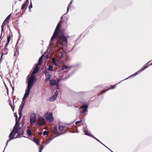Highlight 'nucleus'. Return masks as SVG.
Segmentation results:
<instances>
[{
    "label": "nucleus",
    "instance_id": "f257e3e1",
    "mask_svg": "<svg viewBox=\"0 0 152 152\" xmlns=\"http://www.w3.org/2000/svg\"><path fill=\"white\" fill-rule=\"evenodd\" d=\"M37 81L36 76L32 75H28L26 77V83H28L27 86L32 87Z\"/></svg>",
    "mask_w": 152,
    "mask_h": 152
},
{
    "label": "nucleus",
    "instance_id": "f03ea898",
    "mask_svg": "<svg viewBox=\"0 0 152 152\" xmlns=\"http://www.w3.org/2000/svg\"><path fill=\"white\" fill-rule=\"evenodd\" d=\"M61 27H60L58 25L57 26L53 34L51 37L50 40V44L51 42H53L54 39H55L57 38V36L59 34L60 32V29Z\"/></svg>",
    "mask_w": 152,
    "mask_h": 152
},
{
    "label": "nucleus",
    "instance_id": "7ed1b4c3",
    "mask_svg": "<svg viewBox=\"0 0 152 152\" xmlns=\"http://www.w3.org/2000/svg\"><path fill=\"white\" fill-rule=\"evenodd\" d=\"M39 120L37 122L36 124H34L35 126H44L45 125V121L44 118L40 115L39 116Z\"/></svg>",
    "mask_w": 152,
    "mask_h": 152
},
{
    "label": "nucleus",
    "instance_id": "20e7f679",
    "mask_svg": "<svg viewBox=\"0 0 152 152\" xmlns=\"http://www.w3.org/2000/svg\"><path fill=\"white\" fill-rule=\"evenodd\" d=\"M45 118L46 119L50 122H52L53 121L54 119L52 113L47 112L45 115Z\"/></svg>",
    "mask_w": 152,
    "mask_h": 152
},
{
    "label": "nucleus",
    "instance_id": "39448f33",
    "mask_svg": "<svg viewBox=\"0 0 152 152\" xmlns=\"http://www.w3.org/2000/svg\"><path fill=\"white\" fill-rule=\"evenodd\" d=\"M88 105L87 104H84L80 106L79 109H80V113H83L85 115L87 114L88 111Z\"/></svg>",
    "mask_w": 152,
    "mask_h": 152
},
{
    "label": "nucleus",
    "instance_id": "423d86ee",
    "mask_svg": "<svg viewBox=\"0 0 152 152\" xmlns=\"http://www.w3.org/2000/svg\"><path fill=\"white\" fill-rule=\"evenodd\" d=\"M36 114L33 113H31L30 115V123L31 124H33L36 122Z\"/></svg>",
    "mask_w": 152,
    "mask_h": 152
},
{
    "label": "nucleus",
    "instance_id": "0eeeda50",
    "mask_svg": "<svg viewBox=\"0 0 152 152\" xmlns=\"http://www.w3.org/2000/svg\"><path fill=\"white\" fill-rule=\"evenodd\" d=\"M83 131L84 132L85 134V135L94 138L99 142H100V141L98 139L94 136L91 133L89 132L88 131L86 130V129H84Z\"/></svg>",
    "mask_w": 152,
    "mask_h": 152
},
{
    "label": "nucleus",
    "instance_id": "6e6552de",
    "mask_svg": "<svg viewBox=\"0 0 152 152\" xmlns=\"http://www.w3.org/2000/svg\"><path fill=\"white\" fill-rule=\"evenodd\" d=\"M83 131L84 132L85 134V135L94 138L99 142H100V141L98 139L94 136L91 133L89 132L88 131L86 130V129H84Z\"/></svg>",
    "mask_w": 152,
    "mask_h": 152
},
{
    "label": "nucleus",
    "instance_id": "1a4fd4ad",
    "mask_svg": "<svg viewBox=\"0 0 152 152\" xmlns=\"http://www.w3.org/2000/svg\"><path fill=\"white\" fill-rule=\"evenodd\" d=\"M58 94V90H56L53 95L49 99V101L51 102H53L55 101L57 98Z\"/></svg>",
    "mask_w": 152,
    "mask_h": 152
},
{
    "label": "nucleus",
    "instance_id": "9d476101",
    "mask_svg": "<svg viewBox=\"0 0 152 152\" xmlns=\"http://www.w3.org/2000/svg\"><path fill=\"white\" fill-rule=\"evenodd\" d=\"M13 131H11L10 133L9 136V139L7 140V142L6 143V145L5 147V149L6 148L7 146L8 143L11 140H13L14 139H16L18 137H11L12 136V134H13Z\"/></svg>",
    "mask_w": 152,
    "mask_h": 152
},
{
    "label": "nucleus",
    "instance_id": "9b49d317",
    "mask_svg": "<svg viewBox=\"0 0 152 152\" xmlns=\"http://www.w3.org/2000/svg\"><path fill=\"white\" fill-rule=\"evenodd\" d=\"M44 73L45 74L46 77V78L45 80V81H48L50 80V78L51 77L52 75L49 74L47 71L44 72Z\"/></svg>",
    "mask_w": 152,
    "mask_h": 152
},
{
    "label": "nucleus",
    "instance_id": "f8f14e48",
    "mask_svg": "<svg viewBox=\"0 0 152 152\" xmlns=\"http://www.w3.org/2000/svg\"><path fill=\"white\" fill-rule=\"evenodd\" d=\"M36 65V66L34 69L31 74L35 76H36V73L38 72L39 69V67L38 66V65H37V64Z\"/></svg>",
    "mask_w": 152,
    "mask_h": 152
},
{
    "label": "nucleus",
    "instance_id": "ddd939ff",
    "mask_svg": "<svg viewBox=\"0 0 152 152\" xmlns=\"http://www.w3.org/2000/svg\"><path fill=\"white\" fill-rule=\"evenodd\" d=\"M32 88V87L27 86V88L25 90L24 94H25V95L26 96L27 95L28 96L30 94V92Z\"/></svg>",
    "mask_w": 152,
    "mask_h": 152
},
{
    "label": "nucleus",
    "instance_id": "4468645a",
    "mask_svg": "<svg viewBox=\"0 0 152 152\" xmlns=\"http://www.w3.org/2000/svg\"><path fill=\"white\" fill-rule=\"evenodd\" d=\"M28 4L27 3H26L25 2H24V3L22 5L21 10H22L23 11H25L27 9V6Z\"/></svg>",
    "mask_w": 152,
    "mask_h": 152
},
{
    "label": "nucleus",
    "instance_id": "2eb2a0df",
    "mask_svg": "<svg viewBox=\"0 0 152 152\" xmlns=\"http://www.w3.org/2000/svg\"><path fill=\"white\" fill-rule=\"evenodd\" d=\"M60 39L63 42L65 43V44L67 43L68 39H67L66 38L65 36L62 37H60Z\"/></svg>",
    "mask_w": 152,
    "mask_h": 152
},
{
    "label": "nucleus",
    "instance_id": "dca6fc26",
    "mask_svg": "<svg viewBox=\"0 0 152 152\" xmlns=\"http://www.w3.org/2000/svg\"><path fill=\"white\" fill-rule=\"evenodd\" d=\"M11 16V14H10L5 19L4 21L2 24L4 25H5L7 23V22L10 19Z\"/></svg>",
    "mask_w": 152,
    "mask_h": 152
},
{
    "label": "nucleus",
    "instance_id": "f3484780",
    "mask_svg": "<svg viewBox=\"0 0 152 152\" xmlns=\"http://www.w3.org/2000/svg\"><path fill=\"white\" fill-rule=\"evenodd\" d=\"M56 84V82L55 79L50 80V86L51 87Z\"/></svg>",
    "mask_w": 152,
    "mask_h": 152
},
{
    "label": "nucleus",
    "instance_id": "a211bd4d",
    "mask_svg": "<svg viewBox=\"0 0 152 152\" xmlns=\"http://www.w3.org/2000/svg\"><path fill=\"white\" fill-rule=\"evenodd\" d=\"M25 101L23 102V100L22 101L21 104L20 106L19 111H23V110L25 105Z\"/></svg>",
    "mask_w": 152,
    "mask_h": 152
},
{
    "label": "nucleus",
    "instance_id": "6ab92c4d",
    "mask_svg": "<svg viewBox=\"0 0 152 152\" xmlns=\"http://www.w3.org/2000/svg\"><path fill=\"white\" fill-rule=\"evenodd\" d=\"M54 39H53V41L51 42L50 45L52 44L54 46V48H60L59 46L58 43L57 41H56L55 43H54L53 42L54 41Z\"/></svg>",
    "mask_w": 152,
    "mask_h": 152
},
{
    "label": "nucleus",
    "instance_id": "aec40b11",
    "mask_svg": "<svg viewBox=\"0 0 152 152\" xmlns=\"http://www.w3.org/2000/svg\"><path fill=\"white\" fill-rule=\"evenodd\" d=\"M123 81L121 80V81L120 82H119L118 83L115 84V85H111V87L110 88H108L107 90H105V91H108L110 89H113V88H114L115 87V86H116L118 84H119L122 81Z\"/></svg>",
    "mask_w": 152,
    "mask_h": 152
},
{
    "label": "nucleus",
    "instance_id": "412c9836",
    "mask_svg": "<svg viewBox=\"0 0 152 152\" xmlns=\"http://www.w3.org/2000/svg\"><path fill=\"white\" fill-rule=\"evenodd\" d=\"M16 122L14 126L13 129L11 131H13V132L14 131V130L15 129V128L16 127H18V126H20V123H19V121H17V120L16 121Z\"/></svg>",
    "mask_w": 152,
    "mask_h": 152
},
{
    "label": "nucleus",
    "instance_id": "4be33fe9",
    "mask_svg": "<svg viewBox=\"0 0 152 152\" xmlns=\"http://www.w3.org/2000/svg\"><path fill=\"white\" fill-rule=\"evenodd\" d=\"M61 134H58L56 135L54 137L52 138H49V139L47 141V142L45 144H48L52 140H53L54 138H55V137H57L58 136H59Z\"/></svg>",
    "mask_w": 152,
    "mask_h": 152
},
{
    "label": "nucleus",
    "instance_id": "5701e85b",
    "mask_svg": "<svg viewBox=\"0 0 152 152\" xmlns=\"http://www.w3.org/2000/svg\"><path fill=\"white\" fill-rule=\"evenodd\" d=\"M42 60L43 58H42V57H40L39 59L38 63H37L36 64H37V65L41 64L42 62Z\"/></svg>",
    "mask_w": 152,
    "mask_h": 152
},
{
    "label": "nucleus",
    "instance_id": "b1692460",
    "mask_svg": "<svg viewBox=\"0 0 152 152\" xmlns=\"http://www.w3.org/2000/svg\"><path fill=\"white\" fill-rule=\"evenodd\" d=\"M140 72L138 70L137 72H136L135 73H134V74L131 75L129 76L128 77H127L126 78H125V79L122 80V81H124L125 80L127 79L129 77H132L133 76H135L137 75H138L139 74V73Z\"/></svg>",
    "mask_w": 152,
    "mask_h": 152
},
{
    "label": "nucleus",
    "instance_id": "393cba45",
    "mask_svg": "<svg viewBox=\"0 0 152 152\" xmlns=\"http://www.w3.org/2000/svg\"><path fill=\"white\" fill-rule=\"evenodd\" d=\"M33 141H34L35 143H36L37 145H40L39 142L38 141V140L37 139L34 137L33 139Z\"/></svg>",
    "mask_w": 152,
    "mask_h": 152
},
{
    "label": "nucleus",
    "instance_id": "a878e982",
    "mask_svg": "<svg viewBox=\"0 0 152 152\" xmlns=\"http://www.w3.org/2000/svg\"><path fill=\"white\" fill-rule=\"evenodd\" d=\"M52 61L53 64L56 66H58V64L56 62V59L54 57L52 59Z\"/></svg>",
    "mask_w": 152,
    "mask_h": 152
},
{
    "label": "nucleus",
    "instance_id": "bb28decb",
    "mask_svg": "<svg viewBox=\"0 0 152 152\" xmlns=\"http://www.w3.org/2000/svg\"><path fill=\"white\" fill-rule=\"evenodd\" d=\"M28 129H27V133L29 136V137L31 136H32V134H31V131L29 129L28 126Z\"/></svg>",
    "mask_w": 152,
    "mask_h": 152
},
{
    "label": "nucleus",
    "instance_id": "cd10ccee",
    "mask_svg": "<svg viewBox=\"0 0 152 152\" xmlns=\"http://www.w3.org/2000/svg\"><path fill=\"white\" fill-rule=\"evenodd\" d=\"M69 68V67L66 65H64L62 66L61 68V71L64 70L65 69H66Z\"/></svg>",
    "mask_w": 152,
    "mask_h": 152
},
{
    "label": "nucleus",
    "instance_id": "c85d7f7f",
    "mask_svg": "<svg viewBox=\"0 0 152 152\" xmlns=\"http://www.w3.org/2000/svg\"><path fill=\"white\" fill-rule=\"evenodd\" d=\"M77 70V69H75L74 70H73L72 72H71L70 74H69V75H70V76L71 77L75 73V72Z\"/></svg>",
    "mask_w": 152,
    "mask_h": 152
},
{
    "label": "nucleus",
    "instance_id": "c756f323",
    "mask_svg": "<svg viewBox=\"0 0 152 152\" xmlns=\"http://www.w3.org/2000/svg\"><path fill=\"white\" fill-rule=\"evenodd\" d=\"M19 39L18 40V41H17V42H16V45L15 46V49H16L15 51L16 52H17V51H18L19 50V49L18 48V44Z\"/></svg>",
    "mask_w": 152,
    "mask_h": 152
},
{
    "label": "nucleus",
    "instance_id": "7c9ffc66",
    "mask_svg": "<svg viewBox=\"0 0 152 152\" xmlns=\"http://www.w3.org/2000/svg\"><path fill=\"white\" fill-rule=\"evenodd\" d=\"M53 67L51 65H49L48 70L51 72L53 71Z\"/></svg>",
    "mask_w": 152,
    "mask_h": 152
},
{
    "label": "nucleus",
    "instance_id": "2f4dec72",
    "mask_svg": "<svg viewBox=\"0 0 152 152\" xmlns=\"http://www.w3.org/2000/svg\"><path fill=\"white\" fill-rule=\"evenodd\" d=\"M65 128V126H63L59 125L58 128V129L59 131H63L64 129Z\"/></svg>",
    "mask_w": 152,
    "mask_h": 152
},
{
    "label": "nucleus",
    "instance_id": "473e14b6",
    "mask_svg": "<svg viewBox=\"0 0 152 152\" xmlns=\"http://www.w3.org/2000/svg\"><path fill=\"white\" fill-rule=\"evenodd\" d=\"M21 127H20L19 126H18V127H16L15 128V130L17 131H19V130H21Z\"/></svg>",
    "mask_w": 152,
    "mask_h": 152
},
{
    "label": "nucleus",
    "instance_id": "72a5a7b5",
    "mask_svg": "<svg viewBox=\"0 0 152 152\" xmlns=\"http://www.w3.org/2000/svg\"><path fill=\"white\" fill-rule=\"evenodd\" d=\"M54 134H55L59 133V132H58V131L57 130V129L56 127L55 128H54Z\"/></svg>",
    "mask_w": 152,
    "mask_h": 152
},
{
    "label": "nucleus",
    "instance_id": "f704fd0d",
    "mask_svg": "<svg viewBox=\"0 0 152 152\" xmlns=\"http://www.w3.org/2000/svg\"><path fill=\"white\" fill-rule=\"evenodd\" d=\"M10 86L11 87V88L12 89V93H13V92L14 91L15 87L14 86H12V85L10 82Z\"/></svg>",
    "mask_w": 152,
    "mask_h": 152
},
{
    "label": "nucleus",
    "instance_id": "c9c22d12",
    "mask_svg": "<svg viewBox=\"0 0 152 152\" xmlns=\"http://www.w3.org/2000/svg\"><path fill=\"white\" fill-rule=\"evenodd\" d=\"M74 66L80 67L81 66V64L80 63H77Z\"/></svg>",
    "mask_w": 152,
    "mask_h": 152
},
{
    "label": "nucleus",
    "instance_id": "e433bc0d",
    "mask_svg": "<svg viewBox=\"0 0 152 152\" xmlns=\"http://www.w3.org/2000/svg\"><path fill=\"white\" fill-rule=\"evenodd\" d=\"M5 25H4V24H2L1 26V32H2V34L3 32L4 31V26Z\"/></svg>",
    "mask_w": 152,
    "mask_h": 152
},
{
    "label": "nucleus",
    "instance_id": "4c0bfd02",
    "mask_svg": "<svg viewBox=\"0 0 152 152\" xmlns=\"http://www.w3.org/2000/svg\"><path fill=\"white\" fill-rule=\"evenodd\" d=\"M32 7H33L32 4V3L31 1L30 5H29V6H28V8H29V9H31V8H32Z\"/></svg>",
    "mask_w": 152,
    "mask_h": 152
},
{
    "label": "nucleus",
    "instance_id": "58836bf2",
    "mask_svg": "<svg viewBox=\"0 0 152 152\" xmlns=\"http://www.w3.org/2000/svg\"><path fill=\"white\" fill-rule=\"evenodd\" d=\"M17 133H18V132H17V131H15V129L13 131V134H12V136L13 135V136L12 137H13L14 136V137H15V134Z\"/></svg>",
    "mask_w": 152,
    "mask_h": 152
},
{
    "label": "nucleus",
    "instance_id": "ea45409f",
    "mask_svg": "<svg viewBox=\"0 0 152 152\" xmlns=\"http://www.w3.org/2000/svg\"><path fill=\"white\" fill-rule=\"evenodd\" d=\"M19 132L20 133H21L22 135H23L24 133V131L23 129H21V130H19Z\"/></svg>",
    "mask_w": 152,
    "mask_h": 152
},
{
    "label": "nucleus",
    "instance_id": "a19ab883",
    "mask_svg": "<svg viewBox=\"0 0 152 152\" xmlns=\"http://www.w3.org/2000/svg\"><path fill=\"white\" fill-rule=\"evenodd\" d=\"M16 134H17V135L15 137H20L22 135V134H21V133H20L19 132V131H18V133H17Z\"/></svg>",
    "mask_w": 152,
    "mask_h": 152
},
{
    "label": "nucleus",
    "instance_id": "79ce46f5",
    "mask_svg": "<svg viewBox=\"0 0 152 152\" xmlns=\"http://www.w3.org/2000/svg\"><path fill=\"white\" fill-rule=\"evenodd\" d=\"M52 47L51 46V45H50V42H49V45L48 47V48H47V50L44 53H45L47 52H48V49H49V48H51Z\"/></svg>",
    "mask_w": 152,
    "mask_h": 152
},
{
    "label": "nucleus",
    "instance_id": "37998d69",
    "mask_svg": "<svg viewBox=\"0 0 152 152\" xmlns=\"http://www.w3.org/2000/svg\"><path fill=\"white\" fill-rule=\"evenodd\" d=\"M11 39V35L10 34H9V35L7 37V41H10Z\"/></svg>",
    "mask_w": 152,
    "mask_h": 152
},
{
    "label": "nucleus",
    "instance_id": "c03bdc74",
    "mask_svg": "<svg viewBox=\"0 0 152 152\" xmlns=\"http://www.w3.org/2000/svg\"><path fill=\"white\" fill-rule=\"evenodd\" d=\"M14 116H15V120L16 121L17 120L18 117L16 113H14Z\"/></svg>",
    "mask_w": 152,
    "mask_h": 152
},
{
    "label": "nucleus",
    "instance_id": "a18cd8bd",
    "mask_svg": "<svg viewBox=\"0 0 152 152\" xmlns=\"http://www.w3.org/2000/svg\"><path fill=\"white\" fill-rule=\"evenodd\" d=\"M48 132L47 131H45L43 132V134L44 136H45L47 135L48 134Z\"/></svg>",
    "mask_w": 152,
    "mask_h": 152
},
{
    "label": "nucleus",
    "instance_id": "49530a36",
    "mask_svg": "<svg viewBox=\"0 0 152 152\" xmlns=\"http://www.w3.org/2000/svg\"><path fill=\"white\" fill-rule=\"evenodd\" d=\"M75 121V120H74L73 121H72V122L68 123H65V124L67 125H71Z\"/></svg>",
    "mask_w": 152,
    "mask_h": 152
},
{
    "label": "nucleus",
    "instance_id": "de8ad7c7",
    "mask_svg": "<svg viewBox=\"0 0 152 152\" xmlns=\"http://www.w3.org/2000/svg\"><path fill=\"white\" fill-rule=\"evenodd\" d=\"M70 7L69 6H68L67 7V11H66V12L64 14V15H66V14L68 12V11H69V7Z\"/></svg>",
    "mask_w": 152,
    "mask_h": 152
},
{
    "label": "nucleus",
    "instance_id": "09e8293b",
    "mask_svg": "<svg viewBox=\"0 0 152 152\" xmlns=\"http://www.w3.org/2000/svg\"><path fill=\"white\" fill-rule=\"evenodd\" d=\"M82 121V120H80V121H77L75 122V124H78L81 123Z\"/></svg>",
    "mask_w": 152,
    "mask_h": 152
},
{
    "label": "nucleus",
    "instance_id": "8fccbe9b",
    "mask_svg": "<svg viewBox=\"0 0 152 152\" xmlns=\"http://www.w3.org/2000/svg\"><path fill=\"white\" fill-rule=\"evenodd\" d=\"M63 53L62 51H61L60 52V53L61 54V55L62 54H63V53H64V54L66 53V50H63Z\"/></svg>",
    "mask_w": 152,
    "mask_h": 152
},
{
    "label": "nucleus",
    "instance_id": "3c124183",
    "mask_svg": "<svg viewBox=\"0 0 152 152\" xmlns=\"http://www.w3.org/2000/svg\"><path fill=\"white\" fill-rule=\"evenodd\" d=\"M22 111H19L18 113H19V116H22Z\"/></svg>",
    "mask_w": 152,
    "mask_h": 152
},
{
    "label": "nucleus",
    "instance_id": "603ef678",
    "mask_svg": "<svg viewBox=\"0 0 152 152\" xmlns=\"http://www.w3.org/2000/svg\"><path fill=\"white\" fill-rule=\"evenodd\" d=\"M55 85H56V86L57 87V88H56V89L59 90V89L58 88L59 86V83H56V84Z\"/></svg>",
    "mask_w": 152,
    "mask_h": 152
},
{
    "label": "nucleus",
    "instance_id": "864d4df0",
    "mask_svg": "<svg viewBox=\"0 0 152 152\" xmlns=\"http://www.w3.org/2000/svg\"><path fill=\"white\" fill-rule=\"evenodd\" d=\"M65 36V33L64 32H62L61 33V34L60 37H62V36Z\"/></svg>",
    "mask_w": 152,
    "mask_h": 152
},
{
    "label": "nucleus",
    "instance_id": "5fc2aeb1",
    "mask_svg": "<svg viewBox=\"0 0 152 152\" xmlns=\"http://www.w3.org/2000/svg\"><path fill=\"white\" fill-rule=\"evenodd\" d=\"M44 147H42V148H40V147H39V152H42V149Z\"/></svg>",
    "mask_w": 152,
    "mask_h": 152
},
{
    "label": "nucleus",
    "instance_id": "6e6d98bb",
    "mask_svg": "<svg viewBox=\"0 0 152 152\" xmlns=\"http://www.w3.org/2000/svg\"><path fill=\"white\" fill-rule=\"evenodd\" d=\"M28 96H27V95L26 96V95H25V94H24V96H23V99H25L26 100Z\"/></svg>",
    "mask_w": 152,
    "mask_h": 152
},
{
    "label": "nucleus",
    "instance_id": "4d7b16f0",
    "mask_svg": "<svg viewBox=\"0 0 152 152\" xmlns=\"http://www.w3.org/2000/svg\"><path fill=\"white\" fill-rule=\"evenodd\" d=\"M61 79H57V81H56V83H59V82L61 81Z\"/></svg>",
    "mask_w": 152,
    "mask_h": 152
},
{
    "label": "nucleus",
    "instance_id": "13d9d810",
    "mask_svg": "<svg viewBox=\"0 0 152 152\" xmlns=\"http://www.w3.org/2000/svg\"><path fill=\"white\" fill-rule=\"evenodd\" d=\"M65 36L67 39H68L69 37V36L68 34H66Z\"/></svg>",
    "mask_w": 152,
    "mask_h": 152
},
{
    "label": "nucleus",
    "instance_id": "bf43d9fd",
    "mask_svg": "<svg viewBox=\"0 0 152 152\" xmlns=\"http://www.w3.org/2000/svg\"><path fill=\"white\" fill-rule=\"evenodd\" d=\"M85 92L84 91H81V92H78V93L81 94H82V95H83L84 94Z\"/></svg>",
    "mask_w": 152,
    "mask_h": 152
},
{
    "label": "nucleus",
    "instance_id": "052dcab7",
    "mask_svg": "<svg viewBox=\"0 0 152 152\" xmlns=\"http://www.w3.org/2000/svg\"><path fill=\"white\" fill-rule=\"evenodd\" d=\"M145 70L144 69H143V68L142 67V68L140 70H139V71L140 72V71H142L143 70Z\"/></svg>",
    "mask_w": 152,
    "mask_h": 152
},
{
    "label": "nucleus",
    "instance_id": "680f3d73",
    "mask_svg": "<svg viewBox=\"0 0 152 152\" xmlns=\"http://www.w3.org/2000/svg\"><path fill=\"white\" fill-rule=\"evenodd\" d=\"M21 117H22V116H19L18 120L17 121H20V119L21 118Z\"/></svg>",
    "mask_w": 152,
    "mask_h": 152
},
{
    "label": "nucleus",
    "instance_id": "e2e57ef3",
    "mask_svg": "<svg viewBox=\"0 0 152 152\" xmlns=\"http://www.w3.org/2000/svg\"><path fill=\"white\" fill-rule=\"evenodd\" d=\"M49 58V56L48 55H46L45 56V58L46 59H48Z\"/></svg>",
    "mask_w": 152,
    "mask_h": 152
},
{
    "label": "nucleus",
    "instance_id": "0e129e2a",
    "mask_svg": "<svg viewBox=\"0 0 152 152\" xmlns=\"http://www.w3.org/2000/svg\"><path fill=\"white\" fill-rule=\"evenodd\" d=\"M150 66L149 64H148L146 66H145V68L146 69L149 66Z\"/></svg>",
    "mask_w": 152,
    "mask_h": 152
},
{
    "label": "nucleus",
    "instance_id": "69168bd1",
    "mask_svg": "<svg viewBox=\"0 0 152 152\" xmlns=\"http://www.w3.org/2000/svg\"><path fill=\"white\" fill-rule=\"evenodd\" d=\"M70 77V75H68V76L66 77L65 79V80H66V79H67L69 78Z\"/></svg>",
    "mask_w": 152,
    "mask_h": 152
},
{
    "label": "nucleus",
    "instance_id": "338daca9",
    "mask_svg": "<svg viewBox=\"0 0 152 152\" xmlns=\"http://www.w3.org/2000/svg\"><path fill=\"white\" fill-rule=\"evenodd\" d=\"M26 3H27L29 4V0H26L25 1Z\"/></svg>",
    "mask_w": 152,
    "mask_h": 152
},
{
    "label": "nucleus",
    "instance_id": "774afa93",
    "mask_svg": "<svg viewBox=\"0 0 152 152\" xmlns=\"http://www.w3.org/2000/svg\"><path fill=\"white\" fill-rule=\"evenodd\" d=\"M72 0L71 1H70V2L69 4H68V6H70V5L72 4Z\"/></svg>",
    "mask_w": 152,
    "mask_h": 152
}]
</instances>
